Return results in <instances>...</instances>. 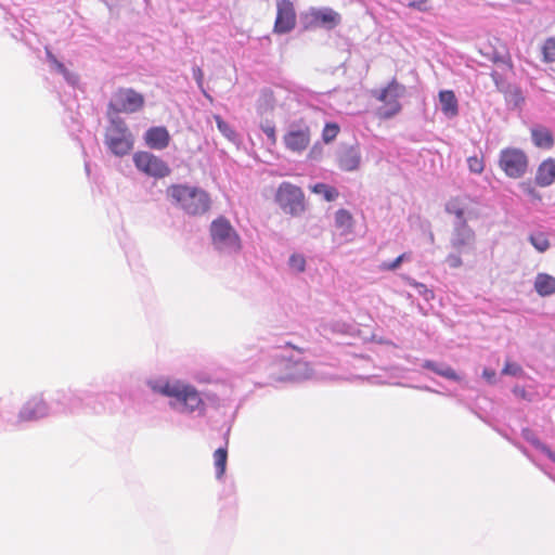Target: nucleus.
<instances>
[{"label":"nucleus","mask_w":555,"mask_h":555,"mask_svg":"<svg viewBox=\"0 0 555 555\" xmlns=\"http://www.w3.org/2000/svg\"><path fill=\"white\" fill-rule=\"evenodd\" d=\"M139 375L135 372L121 374L116 387L94 391L86 388L85 410L94 415L121 413L130 418L138 414Z\"/></svg>","instance_id":"f257e3e1"},{"label":"nucleus","mask_w":555,"mask_h":555,"mask_svg":"<svg viewBox=\"0 0 555 555\" xmlns=\"http://www.w3.org/2000/svg\"><path fill=\"white\" fill-rule=\"evenodd\" d=\"M154 392L169 398L168 405L181 415L203 417L207 412V404L197 388L182 379L159 378L149 382Z\"/></svg>","instance_id":"f03ea898"},{"label":"nucleus","mask_w":555,"mask_h":555,"mask_svg":"<svg viewBox=\"0 0 555 555\" xmlns=\"http://www.w3.org/2000/svg\"><path fill=\"white\" fill-rule=\"evenodd\" d=\"M168 195L190 216L204 215L211 205L209 194L198 186L173 184L168 189Z\"/></svg>","instance_id":"7ed1b4c3"},{"label":"nucleus","mask_w":555,"mask_h":555,"mask_svg":"<svg viewBox=\"0 0 555 555\" xmlns=\"http://www.w3.org/2000/svg\"><path fill=\"white\" fill-rule=\"evenodd\" d=\"M288 347L289 344L287 343L284 348L274 347L272 349L271 357L276 361V365L282 371L275 379L280 382H300L310 378L312 376L310 364L299 357L288 356Z\"/></svg>","instance_id":"20e7f679"},{"label":"nucleus","mask_w":555,"mask_h":555,"mask_svg":"<svg viewBox=\"0 0 555 555\" xmlns=\"http://www.w3.org/2000/svg\"><path fill=\"white\" fill-rule=\"evenodd\" d=\"M50 415H52V405L43 392H36L26 399L13 420L5 421L14 427H21L27 423L39 422Z\"/></svg>","instance_id":"39448f33"},{"label":"nucleus","mask_w":555,"mask_h":555,"mask_svg":"<svg viewBox=\"0 0 555 555\" xmlns=\"http://www.w3.org/2000/svg\"><path fill=\"white\" fill-rule=\"evenodd\" d=\"M86 388H59L49 397L52 414H77L85 410Z\"/></svg>","instance_id":"423d86ee"},{"label":"nucleus","mask_w":555,"mask_h":555,"mask_svg":"<svg viewBox=\"0 0 555 555\" xmlns=\"http://www.w3.org/2000/svg\"><path fill=\"white\" fill-rule=\"evenodd\" d=\"M209 231L212 245L217 250L233 254L241 249V238L225 217L220 216L215 219Z\"/></svg>","instance_id":"0eeeda50"},{"label":"nucleus","mask_w":555,"mask_h":555,"mask_svg":"<svg viewBox=\"0 0 555 555\" xmlns=\"http://www.w3.org/2000/svg\"><path fill=\"white\" fill-rule=\"evenodd\" d=\"M105 144L116 156H124L132 149V134L119 116H111L105 133Z\"/></svg>","instance_id":"6e6552de"},{"label":"nucleus","mask_w":555,"mask_h":555,"mask_svg":"<svg viewBox=\"0 0 555 555\" xmlns=\"http://www.w3.org/2000/svg\"><path fill=\"white\" fill-rule=\"evenodd\" d=\"M274 201L281 210L292 217H299L306 210L302 190L287 181H283L274 195Z\"/></svg>","instance_id":"1a4fd4ad"},{"label":"nucleus","mask_w":555,"mask_h":555,"mask_svg":"<svg viewBox=\"0 0 555 555\" xmlns=\"http://www.w3.org/2000/svg\"><path fill=\"white\" fill-rule=\"evenodd\" d=\"M310 141L311 130L305 119L299 118L287 125L283 143L288 151L300 154L309 146Z\"/></svg>","instance_id":"9d476101"},{"label":"nucleus","mask_w":555,"mask_h":555,"mask_svg":"<svg viewBox=\"0 0 555 555\" xmlns=\"http://www.w3.org/2000/svg\"><path fill=\"white\" fill-rule=\"evenodd\" d=\"M529 165L526 153L517 147H506L500 152L499 166L511 179H519L525 176Z\"/></svg>","instance_id":"9b49d317"},{"label":"nucleus","mask_w":555,"mask_h":555,"mask_svg":"<svg viewBox=\"0 0 555 555\" xmlns=\"http://www.w3.org/2000/svg\"><path fill=\"white\" fill-rule=\"evenodd\" d=\"M300 17L305 29L320 27L332 30L341 23L340 14L328 7H311L307 12L302 13Z\"/></svg>","instance_id":"f8f14e48"},{"label":"nucleus","mask_w":555,"mask_h":555,"mask_svg":"<svg viewBox=\"0 0 555 555\" xmlns=\"http://www.w3.org/2000/svg\"><path fill=\"white\" fill-rule=\"evenodd\" d=\"M139 109V93L133 89H119L108 102V117L119 116V113L135 112Z\"/></svg>","instance_id":"ddd939ff"},{"label":"nucleus","mask_w":555,"mask_h":555,"mask_svg":"<svg viewBox=\"0 0 555 555\" xmlns=\"http://www.w3.org/2000/svg\"><path fill=\"white\" fill-rule=\"evenodd\" d=\"M476 235L474 230L463 221H454L450 245L459 254H468L474 250Z\"/></svg>","instance_id":"4468645a"},{"label":"nucleus","mask_w":555,"mask_h":555,"mask_svg":"<svg viewBox=\"0 0 555 555\" xmlns=\"http://www.w3.org/2000/svg\"><path fill=\"white\" fill-rule=\"evenodd\" d=\"M296 27V11L291 0L276 1V17L273 31L278 35L289 34Z\"/></svg>","instance_id":"2eb2a0df"},{"label":"nucleus","mask_w":555,"mask_h":555,"mask_svg":"<svg viewBox=\"0 0 555 555\" xmlns=\"http://www.w3.org/2000/svg\"><path fill=\"white\" fill-rule=\"evenodd\" d=\"M141 172L155 179H163L171 173V168L162 157L141 151Z\"/></svg>","instance_id":"dca6fc26"},{"label":"nucleus","mask_w":555,"mask_h":555,"mask_svg":"<svg viewBox=\"0 0 555 555\" xmlns=\"http://www.w3.org/2000/svg\"><path fill=\"white\" fill-rule=\"evenodd\" d=\"M338 167L344 171H354L361 163V151L358 144H341L337 151Z\"/></svg>","instance_id":"f3484780"},{"label":"nucleus","mask_w":555,"mask_h":555,"mask_svg":"<svg viewBox=\"0 0 555 555\" xmlns=\"http://www.w3.org/2000/svg\"><path fill=\"white\" fill-rule=\"evenodd\" d=\"M144 143L154 151H163L169 146L171 137L168 129L164 126L150 127L143 135Z\"/></svg>","instance_id":"a211bd4d"},{"label":"nucleus","mask_w":555,"mask_h":555,"mask_svg":"<svg viewBox=\"0 0 555 555\" xmlns=\"http://www.w3.org/2000/svg\"><path fill=\"white\" fill-rule=\"evenodd\" d=\"M46 57L49 63L51 69L55 70L57 74L62 75L64 80L72 87H76L79 82V76L70 72L64 63L57 60V57L52 53L51 50L46 48Z\"/></svg>","instance_id":"6ab92c4d"},{"label":"nucleus","mask_w":555,"mask_h":555,"mask_svg":"<svg viewBox=\"0 0 555 555\" xmlns=\"http://www.w3.org/2000/svg\"><path fill=\"white\" fill-rule=\"evenodd\" d=\"M534 181L537 185L541 188H546L552 185L555 182V159L547 158L543 160L535 173Z\"/></svg>","instance_id":"aec40b11"},{"label":"nucleus","mask_w":555,"mask_h":555,"mask_svg":"<svg viewBox=\"0 0 555 555\" xmlns=\"http://www.w3.org/2000/svg\"><path fill=\"white\" fill-rule=\"evenodd\" d=\"M440 109L448 118H454L459 115V102L452 90H441L439 92Z\"/></svg>","instance_id":"412c9836"},{"label":"nucleus","mask_w":555,"mask_h":555,"mask_svg":"<svg viewBox=\"0 0 555 555\" xmlns=\"http://www.w3.org/2000/svg\"><path fill=\"white\" fill-rule=\"evenodd\" d=\"M531 140L537 147L551 149L554 145V137L551 130L544 126H534L531 128Z\"/></svg>","instance_id":"4be33fe9"},{"label":"nucleus","mask_w":555,"mask_h":555,"mask_svg":"<svg viewBox=\"0 0 555 555\" xmlns=\"http://www.w3.org/2000/svg\"><path fill=\"white\" fill-rule=\"evenodd\" d=\"M533 286L539 296L550 297L555 294V278L547 273H538Z\"/></svg>","instance_id":"5701e85b"},{"label":"nucleus","mask_w":555,"mask_h":555,"mask_svg":"<svg viewBox=\"0 0 555 555\" xmlns=\"http://www.w3.org/2000/svg\"><path fill=\"white\" fill-rule=\"evenodd\" d=\"M422 366L447 379L454 382H459L461 379L459 374L450 365L446 363L426 360Z\"/></svg>","instance_id":"b1692460"},{"label":"nucleus","mask_w":555,"mask_h":555,"mask_svg":"<svg viewBox=\"0 0 555 555\" xmlns=\"http://www.w3.org/2000/svg\"><path fill=\"white\" fill-rule=\"evenodd\" d=\"M118 240L121 248L125 251V256L127 258L128 264L130 268L135 263L137 255H135V242L131 240L128 235L126 229H122L121 233L118 235Z\"/></svg>","instance_id":"393cba45"},{"label":"nucleus","mask_w":555,"mask_h":555,"mask_svg":"<svg viewBox=\"0 0 555 555\" xmlns=\"http://www.w3.org/2000/svg\"><path fill=\"white\" fill-rule=\"evenodd\" d=\"M228 461L227 447L218 448L214 453V464L216 468V478L221 479L225 473Z\"/></svg>","instance_id":"a878e982"},{"label":"nucleus","mask_w":555,"mask_h":555,"mask_svg":"<svg viewBox=\"0 0 555 555\" xmlns=\"http://www.w3.org/2000/svg\"><path fill=\"white\" fill-rule=\"evenodd\" d=\"M335 225L344 231H351L353 218L349 210L340 208L335 212Z\"/></svg>","instance_id":"bb28decb"},{"label":"nucleus","mask_w":555,"mask_h":555,"mask_svg":"<svg viewBox=\"0 0 555 555\" xmlns=\"http://www.w3.org/2000/svg\"><path fill=\"white\" fill-rule=\"evenodd\" d=\"M529 242L539 253L546 251L551 245L547 235L543 232H535L530 234Z\"/></svg>","instance_id":"cd10ccee"},{"label":"nucleus","mask_w":555,"mask_h":555,"mask_svg":"<svg viewBox=\"0 0 555 555\" xmlns=\"http://www.w3.org/2000/svg\"><path fill=\"white\" fill-rule=\"evenodd\" d=\"M312 192L315 194H322L326 202H333L338 196L337 190L325 183L314 184L312 188Z\"/></svg>","instance_id":"c85d7f7f"},{"label":"nucleus","mask_w":555,"mask_h":555,"mask_svg":"<svg viewBox=\"0 0 555 555\" xmlns=\"http://www.w3.org/2000/svg\"><path fill=\"white\" fill-rule=\"evenodd\" d=\"M218 130L230 141H234L237 137L235 130L219 115L215 116Z\"/></svg>","instance_id":"c756f323"},{"label":"nucleus","mask_w":555,"mask_h":555,"mask_svg":"<svg viewBox=\"0 0 555 555\" xmlns=\"http://www.w3.org/2000/svg\"><path fill=\"white\" fill-rule=\"evenodd\" d=\"M542 55L544 63L555 62V38L550 37L544 41L542 47Z\"/></svg>","instance_id":"7c9ffc66"},{"label":"nucleus","mask_w":555,"mask_h":555,"mask_svg":"<svg viewBox=\"0 0 555 555\" xmlns=\"http://www.w3.org/2000/svg\"><path fill=\"white\" fill-rule=\"evenodd\" d=\"M521 437L529 442L532 447H534L537 450L541 451L546 447L544 442H542L539 437L535 435V433L530 428H522L521 430Z\"/></svg>","instance_id":"2f4dec72"},{"label":"nucleus","mask_w":555,"mask_h":555,"mask_svg":"<svg viewBox=\"0 0 555 555\" xmlns=\"http://www.w3.org/2000/svg\"><path fill=\"white\" fill-rule=\"evenodd\" d=\"M386 92L389 96V100L398 101L400 96L403 95L405 88L400 85L396 79H392L387 87H385Z\"/></svg>","instance_id":"473e14b6"},{"label":"nucleus","mask_w":555,"mask_h":555,"mask_svg":"<svg viewBox=\"0 0 555 555\" xmlns=\"http://www.w3.org/2000/svg\"><path fill=\"white\" fill-rule=\"evenodd\" d=\"M401 111V104L398 101L390 100L385 104L384 108H380L379 114L383 118L389 119L396 116Z\"/></svg>","instance_id":"72a5a7b5"},{"label":"nucleus","mask_w":555,"mask_h":555,"mask_svg":"<svg viewBox=\"0 0 555 555\" xmlns=\"http://www.w3.org/2000/svg\"><path fill=\"white\" fill-rule=\"evenodd\" d=\"M288 266L296 272H304L306 270V258L300 254H293L289 256Z\"/></svg>","instance_id":"f704fd0d"},{"label":"nucleus","mask_w":555,"mask_h":555,"mask_svg":"<svg viewBox=\"0 0 555 555\" xmlns=\"http://www.w3.org/2000/svg\"><path fill=\"white\" fill-rule=\"evenodd\" d=\"M260 129L267 135L268 141L271 145L276 143L275 126L270 120H264L260 124Z\"/></svg>","instance_id":"c9c22d12"},{"label":"nucleus","mask_w":555,"mask_h":555,"mask_svg":"<svg viewBox=\"0 0 555 555\" xmlns=\"http://www.w3.org/2000/svg\"><path fill=\"white\" fill-rule=\"evenodd\" d=\"M339 127L337 124L328 122L325 125L323 132H322V139L325 143L332 142L338 134Z\"/></svg>","instance_id":"e433bc0d"},{"label":"nucleus","mask_w":555,"mask_h":555,"mask_svg":"<svg viewBox=\"0 0 555 555\" xmlns=\"http://www.w3.org/2000/svg\"><path fill=\"white\" fill-rule=\"evenodd\" d=\"M501 373L502 375L518 377L524 374V370L518 363L507 361Z\"/></svg>","instance_id":"4c0bfd02"},{"label":"nucleus","mask_w":555,"mask_h":555,"mask_svg":"<svg viewBox=\"0 0 555 555\" xmlns=\"http://www.w3.org/2000/svg\"><path fill=\"white\" fill-rule=\"evenodd\" d=\"M192 74H193V79L196 81L198 88L202 90L203 94L209 99L210 101L212 100L211 96L205 91L204 89V73L202 70V68L197 65H194L192 67Z\"/></svg>","instance_id":"58836bf2"},{"label":"nucleus","mask_w":555,"mask_h":555,"mask_svg":"<svg viewBox=\"0 0 555 555\" xmlns=\"http://www.w3.org/2000/svg\"><path fill=\"white\" fill-rule=\"evenodd\" d=\"M446 211L448 214H452L455 216V220L454 221H463V222H467L466 218H465V210L459 206H456L455 204L453 203H448L446 205Z\"/></svg>","instance_id":"ea45409f"},{"label":"nucleus","mask_w":555,"mask_h":555,"mask_svg":"<svg viewBox=\"0 0 555 555\" xmlns=\"http://www.w3.org/2000/svg\"><path fill=\"white\" fill-rule=\"evenodd\" d=\"M467 165H468L469 171L473 173H481L483 170V162H482V159L478 158L477 156L468 157Z\"/></svg>","instance_id":"a19ab883"},{"label":"nucleus","mask_w":555,"mask_h":555,"mask_svg":"<svg viewBox=\"0 0 555 555\" xmlns=\"http://www.w3.org/2000/svg\"><path fill=\"white\" fill-rule=\"evenodd\" d=\"M415 288H416L418 295H421L426 301H430L431 299H434V297H435L434 292L431 289H429L425 284L415 283Z\"/></svg>","instance_id":"79ce46f5"},{"label":"nucleus","mask_w":555,"mask_h":555,"mask_svg":"<svg viewBox=\"0 0 555 555\" xmlns=\"http://www.w3.org/2000/svg\"><path fill=\"white\" fill-rule=\"evenodd\" d=\"M461 255L462 254H459L457 251L449 254L446 258V262L448 263V266L450 268H453V269L460 268L463 264Z\"/></svg>","instance_id":"37998d69"},{"label":"nucleus","mask_w":555,"mask_h":555,"mask_svg":"<svg viewBox=\"0 0 555 555\" xmlns=\"http://www.w3.org/2000/svg\"><path fill=\"white\" fill-rule=\"evenodd\" d=\"M482 378L489 384V385H495L496 384V373L493 369L485 367L482 371Z\"/></svg>","instance_id":"c03bdc74"},{"label":"nucleus","mask_w":555,"mask_h":555,"mask_svg":"<svg viewBox=\"0 0 555 555\" xmlns=\"http://www.w3.org/2000/svg\"><path fill=\"white\" fill-rule=\"evenodd\" d=\"M405 257H406V254H401L396 259H393L391 262L385 263L384 267L387 270L395 271L401 266V263L403 262Z\"/></svg>","instance_id":"a18cd8bd"},{"label":"nucleus","mask_w":555,"mask_h":555,"mask_svg":"<svg viewBox=\"0 0 555 555\" xmlns=\"http://www.w3.org/2000/svg\"><path fill=\"white\" fill-rule=\"evenodd\" d=\"M513 393L519 398H522V399H528V393L526 391V389L524 387H520V386H515L513 388Z\"/></svg>","instance_id":"49530a36"},{"label":"nucleus","mask_w":555,"mask_h":555,"mask_svg":"<svg viewBox=\"0 0 555 555\" xmlns=\"http://www.w3.org/2000/svg\"><path fill=\"white\" fill-rule=\"evenodd\" d=\"M525 192L532 198H541L540 194L535 191V189L529 184L525 186Z\"/></svg>","instance_id":"de8ad7c7"},{"label":"nucleus","mask_w":555,"mask_h":555,"mask_svg":"<svg viewBox=\"0 0 555 555\" xmlns=\"http://www.w3.org/2000/svg\"><path fill=\"white\" fill-rule=\"evenodd\" d=\"M375 96L378 101L384 102L385 104H387L390 101L385 88H383L379 91V93Z\"/></svg>","instance_id":"09e8293b"},{"label":"nucleus","mask_w":555,"mask_h":555,"mask_svg":"<svg viewBox=\"0 0 555 555\" xmlns=\"http://www.w3.org/2000/svg\"><path fill=\"white\" fill-rule=\"evenodd\" d=\"M425 3L426 0L412 1L409 3V7L422 11L424 9Z\"/></svg>","instance_id":"8fccbe9b"},{"label":"nucleus","mask_w":555,"mask_h":555,"mask_svg":"<svg viewBox=\"0 0 555 555\" xmlns=\"http://www.w3.org/2000/svg\"><path fill=\"white\" fill-rule=\"evenodd\" d=\"M542 453L545 454L552 462L555 463V452L550 449V447L546 444V447L542 450Z\"/></svg>","instance_id":"3c124183"},{"label":"nucleus","mask_w":555,"mask_h":555,"mask_svg":"<svg viewBox=\"0 0 555 555\" xmlns=\"http://www.w3.org/2000/svg\"><path fill=\"white\" fill-rule=\"evenodd\" d=\"M70 119H72V122H73V128L72 130L73 131H79L80 130V127H81V124L80 121L78 120L77 117H75L73 114L70 115Z\"/></svg>","instance_id":"603ef678"},{"label":"nucleus","mask_w":555,"mask_h":555,"mask_svg":"<svg viewBox=\"0 0 555 555\" xmlns=\"http://www.w3.org/2000/svg\"><path fill=\"white\" fill-rule=\"evenodd\" d=\"M132 162H133V165H134L135 169L139 170V151L134 152L132 154Z\"/></svg>","instance_id":"864d4df0"},{"label":"nucleus","mask_w":555,"mask_h":555,"mask_svg":"<svg viewBox=\"0 0 555 555\" xmlns=\"http://www.w3.org/2000/svg\"><path fill=\"white\" fill-rule=\"evenodd\" d=\"M515 446H516V447H517V448H518V449H519V450H520L525 455H527V456H528V452H527V449H526V448H524L522 446L516 444V443H515Z\"/></svg>","instance_id":"5fc2aeb1"},{"label":"nucleus","mask_w":555,"mask_h":555,"mask_svg":"<svg viewBox=\"0 0 555 555\" xmlns=\"http://www.w3.org/2000/svg\"><path fill=\"white\" fill-rule=\"evenodd\" d=\"M121 172H122L125 176H129V175L132 172V170H131V169H129V170L121 169Z\"/></svg>","instance_id":"6e6d98bb"},{"label":"nucleus","mask_w":555,"mask_h":555,"mask_svg":"<svg viewBox=\"0 0 555 555\" xmlns=\"http://www.w3.org/2000/svg\"><path fill=\"white\" fill-rule=\"evenodd\" d=\"M501 61H502V59H501L499 55H495V56L493 57V62H495V63H496V62H501Z\"/></svg>","instance_id":"4d7b16f0"},{"label":"nucleus","mask_w":555,"mask_h":555,"mask_svg":"<svg viewBox=\"0 0 555 555\" xmlns=\"http://www.w3.org/2000/svg\"><path fill=\"white\" fill-rule=\"evenodd\" d=\"M140 101H141V107H142V106H143V104H144V98H143V95H142V94H141Z\"/></svg>","instance_id":"13d9d810"},{"label":"nucleus","mask_w":555,"mask_h":555,"mask_svg":"<svg viewBox=\"0 0 555 555\" xmlns=\"http://www.w3.org/2000/svg\"><path fill=\"white\" fill-rule=\"evenodd\" d=\"M85 167H86V171H87V173H89V164H86V166H85Z\"/></svg>","instance_id":"bf43d9fd"}]
</instances>
